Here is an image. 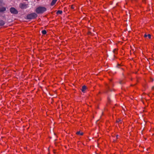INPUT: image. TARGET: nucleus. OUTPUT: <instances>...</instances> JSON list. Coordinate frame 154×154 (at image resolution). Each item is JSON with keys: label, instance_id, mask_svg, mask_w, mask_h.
I'll return each mask as SVG.
<instances>
[{"label": "nucleus", "instance_id": "14", "mask_svg": "<svg viewBox=\"0 0 154 154\" xmlns=\"http://www.w3.org/2000/svg\"><path fill=\"white\" fill-rule=\"evenodd\" d=\"M92 33L90 31H88V32L87 33V34L88 35H92Z\"/></svg>", "mask_w": 154, "mask_h": 154}, {"label": "nucleus", "instance_id": "4", "mask_svg": "<svg viewBox=\"0 0 154 154\" xmlns=\"http://www.w3.org/2000/svg\"><path fill=\"white\" fill-rule=\"evenodd\" d=\"M28 4H25V3H21L20 4L19 7L21 9H26L27 8Z\"/></svg>", "mask_w": 154, "mask_h": 154}, {"label": "nucleus", "instance_id": "20", "mask_svg": "<svg viewBox=\"0 0 154 154\" xmlns=\"http://www.w3.org/2000/svg\"><path fill=\"white\" fill-rule=\"evenodd\" d=\"M119 137V135H116V138H117V139Z\"/></svg>", "mask_w": 154, "mask_h": 154}, {"label": "nucleus", "instance_id": "5", "mask_svg": "<svg viewBox=\"0 0 154 154\" xmlns=\"http://www.w3.org/2000/svg\"><path fill=\"white\" fill-rule=\"evenodd\" d=\"M151 35L150 34H147L146 33L144 35V37L145 38H146L148 37L149 38H151Z\"/></svg>", "mask_w": 154, "mask_h": 154}, {"label": "nucleus", "instance_id": "7", "mask_svg": "<svg viewBox=\"0 0 154 154\" xmlns=\"http://www.w3.org/2000/svg\"><path fill=\"white\" fill-rule=\"evenodd\" d=\"M57 1V0H52V2L50 4L51 5V6H53L55 4Z\"/></svg>", "mask_w": 154, "mask_h": 154}, {"label": "nucleus", "instance_id": "17", "mask_svg": "<svg viewBox=\"0 0 154 154\" xmlns=\"http://www.w3.org/2000/svg\"><path fill=\"white\" fill-rule=\"evenodd\" d=\"M121 120L120 119H118L117 120H116V122H121Z\"/></svg>", "mask_w": 154, "mask_h": 154}, {"label": "nucleus", "instance_id": "15", "mask_svg": "<svg viewBox=\"0 0 154 154\" xmlns=\"http://www.w3.org/2000/svg\"><path fill=\"white\" fill-rule=\"evenodd\" d=\"M75 8L74 5H72L71 6V9H74Z\"/></svg>", "mask_w": 154, "mask_h": 154}, {"label": "nucleus", "instance_id": "8", "mask_svg": "<svg viewBox=\"0 0 154 154\" xmlns=\"http://www.w3.org/2000/svg\"><path fill=\"white\" fill-rule=\"evenodd\" d=\"M6 10V8L5 7L0 8V12H3L5 11Z\"/></svg>", "mask_w": 154, "mask_h": 154}, {"label": "nucleus", "instance_id": "21", "mask_svg": "<svg viewBox=\"0 0 154 154\" xmlns=\"http://www.w3.org/2000/svg\"><path fill=\"white\" fill-rule=\"evenodd\" d=\"M151 82H153V79L152 78H151Z\"/></svg>", "mask_w": 154, "mask_h": 154}, {"label": "nucleus", "instance_id": "22", "mask_svg": "<svg viewBox=\"0 0 154 154\" xmlns=\"http://www.w3.org/2000/svg\"><path fill=\"white\" fill-rule=\"evenodd\" d=\"M154 89V86H153L152 87V90H153Z\"/></svg>", "mask_w": 154, "mask_h": 154}, {"label": "nucleus", "instance_id": "10", "mask_svg": "<svg viewBox=\"0 0 154 154\" xmlns=\"http://www.w3.org/2000/svg\"><path fill=\"white\" fill-rule=\"evenodd\" d=\"M5 24V22L2 20H0V26H3Z\"/></svg>", "mask_w": 154, "mask_h": 154}, {"label": "nucleus", "instance_id": "3", "mask_svg": "<svg viewBox=\"0 0 154 154\" xmlns=\"http://www.w3.org/2000/svg\"><path fill=\"white\" fill-rule=\"evenodd\" d=\"M9 10L10 12L12 14H17L18 13V11L14 7L11 8Z\"/></svg>", "mask_w": 154, "mask_h": 154}, {"label": "nucleus", "instance_id": "16", "mask_svg": "<svg viewBox=\"0 0 154 154\" xmlns=\"http://www.w3.org/2000/svg\"><path fill=\"white\" fill-rule=\"evenodd\" d=\"M120 84H124L125 83V82H124V81H120Z\"/></svg>", "mask_w": 154, "mask_h": 154}, {"label": "nucleus", "instance_id": "1", "mask_svg": "<svg viewBox=\"0 0 154 154\" xmlns=\"http://www.w3.org/2000/svg\"><path fill=\"white\" fill-rule=\"evenodd\" d=\"M47 11V8L44 7L40 6L37 8L35 11L36 14H42Z\"/></svg>", "mask_w": 154, "mask_h": 154}, {"label": "nucleus", "instance_id": "6", "mask_svg": "<svg viewBox=\"0 0 154 154\" xmlns=\"http://www.w3.org/2000/svg\"><path fill=\"white\" fill-rule=\"evenodd\" d=\"M87 89V87L85 85H83L82 86L81 91L83 93L85 92V91Z\"/></svg>", "mask_w": 154, "mask_h": 154}, {"label": "nucleus", "instance_id": "23", "mask_svg": "<svg viewBox=\"0 0 154 154\" xmlns=\"http://www.w3.org/2000/svg\"><path fill=\"white\" fill-rule=\"evenodd\" d=\"M108 88H109V90H110V91H111V90H110V88H109V86H108Z\"/></svg>", "mask_w": 154, "mask_h": 154}, {"label": "nucleus", "instance_id": "18", "mask_svg": "<svg viewBox=\"0 0 154 154\" xmlns=\"http://www.w3.org/2000/svg\"><path fill=\"white\" fill-rule=\"evenodd\" d=\"M131 3H133L134 2H136L137 0H129Z\"/></svg>", "mask_w": 154, "mask_h": 154}, {"label": "nucleus", "instance_id": "11", "mask_svg": "<svg viewBox=\"0 0 154 154\" xmlns=\"http://www.w3.org/2000/svg\"><path fill=\"white\" fill-rule=\"evenodd\" d=\"M76 134L78 135H82L83 133L82 132H81L80 131L77 132Z\"/></svg>", "mask_w": 154, "mask_h": 154}, {"label": "nucleus", "instance_id": "9", "mask_svg": "<svg viewBox=\"0 0 154 154\" xmlns=\"http://www.w3.org/2000/svg\"><path fill=\"white\" fill-rule=\"evenodd\" d=\"M63 13L62 11L58 10L56 12V14L57 15H59V14H62Z\"/></svg>", "mask_w": 154, "mask_h": 154}, {"label": "nucleus", "instance_id": "25", "mask_svg": "<svg viewBox=\"0 0 154 154\" xmlns=\"http://www.w3.org/2000/svg\"><path fill=\"white\" fill-rule=\"evenodd\" d=\"M26 1H28V0H25Z\"/></svg>", "mask_w": 154, "mask_h": 154}, {"label": "nucleus", "instance_id": "24", "mask_svg": "<svg viewBox=\"0 0 154 154\" xmlns=\"http://www.w3.org/2000/svg\"><path fill=\"white\" fill-rule=\"evenodd\" d=\"M60 9V7H59L58 8V9Z\"/></svg>", "mask_w": 154, "mask_h": 154}, {"label": "nucleus", "instance_id": "12", "mask_svg": "<svg viewBox=\"0 0 154 154\" xmlns=\"http://www.w3.org/2000/svg\"><path fill=\"white\" fill-rule=\"evenodd\" d=\"M42 33L43 35H45L47 33V32L45 30H44L42 31Z\"/></svg>", "mask_w": 154, "mask_h": 154}, {"label": "nucleus", "instance_id": "2", "mask_svg": "<svg viewBox=\"0 0 154 154\" xmlns=\"http://www.w3.org/2000/svg\"><path fill=\"white\" fill-rule=\"evenodd\" d=\"M37 16L36 13H33L28 14L26 16V19L28 20L34 19H36Z\"/></svg>", "mask_w": 154, "mask_h": 154}, {"label": "nucleus", "instance_id": "19", "mask_svg": "<svg viewBox=\"0 0 154 154\" xmlns=\"http://www.w3.org/2000/svg\"><path fill=\"white\" fill-rule=\"evenodd\" d=\"M147 0H142V2L144 3V4H146V1H147Z\"/></svg>", "mask_w": 154, "mask_h": 154}, {"label": "nucleus", "instance_id": "13", "mask_svg": "<svg viewBox=\"0 0 154 154\" xmlns=\"http://www.w3.org/2000/svg\"><path fill=\"white\" fill-rule=\"evenodd\" d=\"M113 52L114 54H117V49L116 48L114 49Z\"/></svg>", "mask_w": 154, "mask_h": 154}]
</instances>
